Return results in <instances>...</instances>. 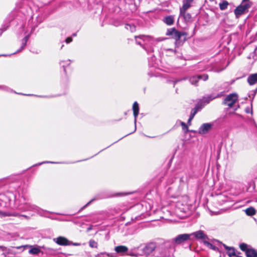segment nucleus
I'll use <instances>...</instances> for the list:
<instances>
[{
  "label": "nucleus",
  "mask_w": 257,
  "mask_h": 257,
  "mask_svg": "<svg viewBox=\"0 0 257 257\" xmlns=\"http://www.w3.org/2000/svg\"><path fill=\"white\" fill-rule=\"evenodd\" d=\"M183 17L185 22H188L191 19V16L189 13H186L185 11L180 12V17Z\"/></svg>",
  "instance_id": "19"
},
{
  "label": "nucleus",
  "mask_w": 257,
  "mask_h": 257,
  "mask_svg": "<svg viewBox=\"0 0 257 257\" xmlns=\"http://www.w3.org/2000/svg\"><path fill=\"white\" fill-rule=\"evenodd\" d=\"M251 2H247L246 3H241L240 5L236 7L234 10V13L236 18H239L248 12V9L251 7Z\"/></svg>",
  "instance_id": "2"
},
{
  "label": "nucleus",
  "mask_w": 257,
  "mask_h": 257,
  "mask_svg": "<svg viewBox=\"0 0 257 257\" xmlns=\"http://www.w3.org/2000/svg\"><path fill=\"white\" fill-rule=\"evenodd\" d=\"M247 58L249 59H253L254 60L257 59V47L255 48L254 51L247 56Z\"/></svg>",
  "instance_id": "23"
},
{
  "label": "nucleus",
  "mask_w": 257,
  "mask_h": 257,
  "mask_svg": "<svg viewBox=\"0 0 257 257\" xmlns=\"http://www.w3.org/2000/svg\"><path fill=\"white\" fill-rule=\"evenodd\" d=\"M72 41V38L71 37H68L65 40V42L67 44L70 43Z\"/></svg>",
  "instance_id": "36"
},
{
  "label": "nucleus",
  "mask_w": 257,
  "mask_h": 257,
  "mask_svg": "<svg viewBox=\"0 0 257 257\" xmlns=\"http://www.w3.org/2000/svg\"><path fill=\"white\" fill-rule=\"evenodd\" d=\"M240 248L245 252L247 257H257V250L249 248L248 245L245 243H241L239 245Z\"/></svg>",
  "instance_id": "5"
},
{
  "label": "nucleus",
  "mask_w": 257,
  "mask_h": 257,
  "mask_svg": "<svg viewBox=\"0 0 257 257\" xmlns=\"http://www.w3.org/2000/svg\"><path fill=\"white\" fill-rule=\"evenodd\" d=\"M180 124L181 125L182 127V129L185 131V133H187L188 132V126L186 125V124L183 122V121H180Z\"/></svg>",
  "instance_id": "33"
},
{
  "label": "nucleus",
  "mask_w": 257,
  "mask_h": 257,
  "mask_svg": "<svg viewBox=\"0 0 257 257\" xmlns=\"http://www.w3.org/2000/svg\"><path fill=\"white\" fill-rule=\"evenodd\" d=\"M166 35L171 36L176 40V43H179L180 39L183 36H186V33L177 31L175 28L168 29L166 32Z\"/></svg>",
  "instance_id": "3"
},
{
  "label": "nucleus",
  "mask_w": 257,
  "mask_h": 257,
  "mask_svg": "<svg viewBox=\"0 0 257 257\" xmlns=\"http://www.w3.org/2000/svg\"><path fill=\"white\" fill-rule=\"evenodd\" d=\"M228 3L224 1L222 3L219 4V8L221 10H225L227 8Z\"/></svg>",
  "instance_id": "26"
},
{
  "label": "nucleus",
  "mask_w": 257,
  "mask_h": 257,
  "mask_svg": "<svg viewBox=\"0 0 257 257\" xmlns=\"http://www.w3.org/2000/svg\"><path fill=\"white\" fill-rule=\"evenodd\" d=\"M71 245H75V246H77V245H79L80 244L79 243H73L72 242V244Z\"/></svg>",
  "instance_id": "42"
},
{
  "label": "nucleus",
  "mask_w": 257,
  "mask_h": 257,
  "mask_svg": "<svg viewBox=\"0 0 257 257\" xmlns=\"http://www.w3.org/2000/svg\"><path fill=\"white\" fill-rule=\"evenodd\" d=\"M18 215H19L17 213L0 211V217L2 218L8 216H17Z\"/></svg>",
  "instance_id": "17"
},
{
  "label": "nucleus",
  "mask_w": 257,
  "mask_h": 257,
  "mask_svg": "<svg viewBox=\"0 0 257 257\" xmlns=\"http://www.w3.org/2000/svg\"><path fill=\"white\" fill-rule=\"evenodd\" d=\"M112 255H110L109 253H106V252H101L99 253H98L96 257H112Z\"/></svg>",
  "instance_id": "29"
},
{
  "label": "nucleus",
  "mask_w": 257,
  "mask_h": 257,
  "mask_svg": "<svg viewBox=\"0 0 257 257\" xmlns=\"http://www.w3.org/2000/svg\"><path fill=\"white\" fill-rule=\"evenodd\" d=\"M9 27V25L8 24H4L2 26V27L0 28V36L2 35V34L4 31L7 30Z\"/></svg>",
  "instance_id": "30"
},
{
  "label": "nucleus",
  "mask_w": 257,
  "mask_h": 257,
  "mask_svg": "<svg viewBox=\"0 0 257 257\" xmlns=\"http://www.w3.org/2000/svg\"><path fill=\"white\" fill-rule=\"evenodd\" d=\"M73 36H76V33H74L72 35Z\"/></svg>",
  "instance_id": "45"
},
{
  "label": "nucleus",
  "mask_w": 257,
  "mask_h": 257,
  "mask_svg": "<svg viewBox=\"0 0 257 257\" xmlns=\"http://www.w3.org/2000/svg\"><path fill=\"white\" fill-rule=\"evenodd\" d=\"M224 246L228 250V254L230 257H231L235 254L233 248L228 247L225 245H224Z\"/></svg>",
  "instance_id": "24"
},
{
  "label": "nucleus",
  "mask_w": 257,
  "mask_h": 257,
  "mask_svg": "<svg viewBox=\"0 0 257 257\" xmlns=\"http://www.w3.org/2000/svg\"><path fill=\"white\" fill-rule=\"evenodd\" d=\"M198 77H199V80L202 79L203 81H206L208 79V75L206 74L203 75H199Z\"/></svg>",
  "instance_id": "34"
},
{
  "label": "nucleus",
  "mask_w": 257,
  "mask_h": 257,
  "mask_svg": "<svg viewBox=\"0 0 257 257\" xmlns=\"http://www.w3.org/2000/svg\"><path fill=\"white\" fill-rule=\"evenodd\" d=\"M163 22L167 25H172L174 23V16H167L163 19Z\"/></svg>",
  "instance_id": "16"
},
{
  "label": "nucleus",
  "mask_w": 257,
  "mask_h": 257,
  "mask_svg": "<svg viewBox=\"0 0 257 257\" xmlns=\"http://www.w3.org/2000/svg\"><path fill=\"white\" fill-rule=\"evenodd\" d=\"M44 163H52V164H54V163H56V162H54L46 161V162H42V163H39L38 165H40L44 164Z\"/></svg>",
  "instance_id": "38"
},
{
  "label": "nucleus",
  "mask_w": 257,
  "mask_h": 257,
  "mask_svg": "<svg viewBox=\"0 0 257 257\" xmlns=\"http://www.w3.org/2000/svg\"><path fill=\"white\" fill-rule=\"evenodd\" d=\"M40 252V249L37 247H32L29 251V253L32 254H37Z\"/></svg>",
  "instance_id": "27"
},
{
  "label": "nucleus",
  "mask_w": 257,
  "mask_h": 257,
  "mask_svg": "<svg viewBox=\"0 0 257 257\" xmlns=\"http://www.w3.org/2000/svg\"><path fill=\"white\" fill-rule=\"evenodd\" d=\"M246 111V112H248V110H247Z\"/></svg>",
  "instance_id": "46"
},
{
  "label": "nucleus",
  "mask_w": 257,
  "mask_h": 257,
  "mask_svg": "<svg viewBox=\"0 0 257 257\" xmlns=\"http://www.w3.org/2000/svg\"><path fill=\"white\" fill-rule=\"evenodd\" d=\"M133 112H134V115L135 117V123L136 124V121H137V117L138 115V114L139 112V104L138 103V102L137 101H135L133 104ZM136 126L135 125V128L134 131H136Z\"/></svg>",
  "instance_id": "13"
},
{
  "label": "nucleus",
  "mask_w": 257,
  "mask_h": 257,
  "mask_svg": "<svg viewBox=\"0 0 257 257\" xmlns=\"http://www.w3.org/2000/svg\"><path fill=\"white\" fill-rule=\"evenodd\" d=\"M206 243L207 244V246L210 247V248L213 249V250H215V248L216 247L212 245L211 243L208 242H206Z\"/></svg>",
  "instance_id": "35"
},
{
  "label": "nucleus",
  "mask_w": 257,
  "mask_h": 257,
  "mask_svg": "<svg viewBox=\"0 0 257 257\" xmlns=\"http://www.w3.org/2000/svg\"><path fill=\"white\" fill-rule=\"evenodd\" d=\"M93 200H94V199H92L89 202H88L85 205H84L83 207L81 208V210H82L84 208H85V207H86L87 206H88L92 201H93Z\"/></svg>",
  "instance_id": "37"
},
{
  "label": "nucleus",
  "mask_w": 257,
  "mask_h": 257,
  "mask_svg": "<svg viewBox=\"0 0 257 257\" xmlns=\"http://www.w3.org/2000/svg\"><path fill=\"white\" fill-rule=\"evenodd\" d=\"M156 244L154 242H150L145 245L143 248L144 253L147 255L152 253L156 249Z\"/></svg>",
  "instance_id": "11"
},
{
  "label": "nucleus",
  "mask_w": 257,
  "mask_h": 257,
  "mask_svg": "<svg viewBox=\"0 0 257 257\" xmlns=\"http://www.w3.org/2000/svg\"><path fill=\"white\" fill-rule=\"evenodd\" d=\"M191 1L184 0L183 1V5L181 8H180V12L186 11L190 7Z\"/></svg>",
  "instance_id": "20"
},
{
  "label": "nucleus",
  "mask_w": 257,
  "mask_h": 257,
  "mask_svg": "<svg viewBox=\"0 0 257 257\" xmlns=\"http://www.w3.org/2000/svg\"><path fill=\"white\" fill-rule=\"evenodd\" d=\"M191 235V237L193 236L195 238L197 239H207V235L204 233L202 230H199L196 232H194L190 234Z\"/></svg>",
  "instance_id": "12"
},
{
  "label": "nucleus",
  "mask_w": 257,
  "mask_h": 257,
  "mask_svg": "<svg viewBox=\"0 0 257 257\" xmlns=\"http://www.w3.org/2000/svg\"><path fill=\"white\" fill-rule=\"evenodd\" d=\"M29 39V35H27V36H25V38L22 40V44L21 48L20 49H19L18 50H17V51L15 53H14L13 54H15L16 53L21 52L26 46L27 42Z\"/></svg>",
  "instance_id": "21"
},
{
  "label": "nucleus",
  "mask_w": 257,
  "mask_h": 257,
  "mask_svg": "<svg viewBox=\"0 0 257 257\" xmlns=\"http://www.w3.org/2000/svg\"><path fill=\"white\" fill-rule=\"evenodd\" d=\"M224 95L223 92H221L218 93H212L211 94L207 95L205 96H204L202 99L200 100V104L203 105V106L206 104L209 103L213 99L221 97L222 96Z\"/></svg>",
  "instance_id": "4"
},
{
  "label": "nucleus",
  "mask_w": 257,
  "mask_h": 257,
  "mask_svg": "<svg viewBox=\"0 0 257 257\" xmlns=\"http://www.w3.org/2000/svg\"><path fill=\"white\" fill-rule=\"evenodd\" d=\"M247 82L250 85H254L257 82V73L251 74L247 78Z\"/></svg>",
  "instance_id": "15"
},
{
  "label": "nucleus",
  "mask_w": 257,
  "mask_h": 257,
  "mask_svg": "<svg viewBox=\"0 0 257 257\" xmlns=\"http://www.w3.org/2000/svg\"><path fill=\"white\" fill-rule=\"evenodd\" d=\"M23 247L24 248H27V247H31V246H30V245H24V246H18V247H17V248L18 249H20V248Z\"/></svg>",
  "instance_id": "39"
},
{
  "label": "nucleus",
  "mask_w": 257,
  "mask_h": 257,
  "mask_svg": "<svg viewBox=\"0 0 257 257\" xmlns=\"http://www.w3.org/2000/svg\"><path fill=\"white\" fill-rule=\"evenodd\" d=\"M249 0H242L241 3H246L247 2H250Z\"/></svg>",
  "instance_id": "41"
},
{
  "label": "nucleus",
  "mask_w": 257,
  "mask_h": 257,
  "mask_svg": "<svg viewBox=\"0 0 257 257\" xmlns=\"http://www.w3.org/2000/svg\"><path fill=\"white\" fill-rule=\"evenodd\" d=\"M0 89L8 92H13V90L11 88L5 85H0Z\"/></svg>",
  "instance_id": "28"
},
{
  "label": "nucleus",
  "mask_w": 257,
  "mask_h": 257,
  "mask_svg": "<svg viewBox=\"0 0 257 257\" xmlns=\"http://www.w3.org/2000/svg\"><path fill=\"white\" fill-rule=\"evenodd\" d=\"M246 111V112H248V110H247Z\"/></svg>",
  "instance_id": "47"
},
{
  "label": "nucleus",
  "mask_w": 257,
  "mask_h": 257,
  "mask_svg": "<svg viewBox=\"0 0 257 257\" xmlns=\"http://www.w3.org/2000/svg\"><path fill=\"white\" fill-rule=\"evenodd\" d=\"M231 257H241V256H237V255H236L235 254L234 255H233V256H231Z\"/></svg>",
  "instance_id": "43"
},
{
  "label": "nucleus",
  "mask_w": 257,
  "mask_h": 257,
  "mask_svg": "<svg viewBox=\"0 0 257 257\" xmlns=\"http://www.w3.org/2000/svg\"><path fill=\"white\" fill-rule=\"evenodd\" d=\"M191 235L190 234H179L172 239V242L179 244L189 239Z\"/></svg>",
  "instance_id": "7"
},
{
  "label": "nucleus",
  "mask_w": 257,
  "mask_h": 257,
  "mask_svg": "<svg viewBox=\"0 0 257 257\" xmlns=\"http://www.w3.org/2000/svg\"><path fill=\"white\" fill-rule=\"evenodd\" d=\"M53 241L59 245L66 246L71 245L72 244L71 241L63 236H59L57 238H54Z\"/></svg>",
  "instance_id": "8"
},
{
  "label": "nucleus",
  "mask_w": 257,
  "mask_h": 257,
  "mask_svg": "<svg viewBox=\"0 0 257 257\" xmlns=\"http://www.w3.org/2000/svg\"><path fill=\"white\" fill-rule=\"evenodd\" d=\"M89 246L92 248L97 247V243L94 240H90L89 242Z\"/></svg>",
  "instance_id": "32"
},
{
  "label": "nucleus",
  "mask_w": 257,
  "mask_h": 257,
  "mask_svg": "<svg viewBox=\"0 0 257 257\" xmlns=\"http://www.w3.org/2000/svg\"><path fill=\"white\" fill-rule=\"evenodd\" d=\"M238 100V95L236 93H231L228 95L223 103L224 104L228 106L230 108L232 107L233 105L237 102Z\"/></svg>",
  "instance_id": "6"
},
{
  "label": "nucleus",
  "mask_w": 257,
  "mask_h": 257,
  "mask_svg": "<svg viewBox=\"0 0 257 257\" xmlns=\"http://www.w3.org/2000/svg\"><path fill=\"white\" fill-rule=\"evenodd\" d=\"M114 250L117 253H124L128 250V248L125 246L119 245L116 246Z\"/></svg>",
  "instance_id": "18"
},
{
  "label": "nucleus",
  "mask_w": 257,
  "mask_h": 257,
  "mask_svg": "<svg viewBox=\"0 0 257 257\" xmlns=\"http://www.w3.org/2000/svg\"><path fill=\"white\" fill-rule=\"evenodd\" d=\"M213 123H205L202 124L198 130V133L204 135L208 133L212 128Z\"/></svg>",
  "instance_id": "9"
},
{
  "label": "nucleus",
  "mask_w": 257,
  "mask_h": 257,
  "mask_svg": "<svg viewBox=\"0 0 257 257\" xmlns=\"http://www.w3.org/2000/svg\"><path fill=\"white\" fill-rule=\"evenodd\" d=\"M184 79H188L192 85L197 86L199 80V77H198V75H193L188 77L187 78H184Z\"/></svg>",
  "instance_id": "14"
},
{
  "label": "nucleus",
  "mask_w": 257,
  "mask_h": 257,
  "mask_svg": "<svg viewBox=\"0 0 257 257\" xmlns=\"http://www.w3.org/2000/svg\"><path fill=\"white\" fill-rule=\"evenodd\" d=\"M136 41L137 44L141 46L147 52V53H151L153 52V48L150 47L148 48V45H155L156 42L162 41L164 39L160 38L154 39L152 37L148 35H140L135 36Z\"/></svg>",
  "instance_id": "1"
},
{
  "label": "nucleus",
  "mask_w": 257,
  "mask_h": 257,
  "mask_svg": "<svg viewBox=\"0 0 257 257\" xmlns=\"http://www.w3.org/2000/svg\"><path fill=\"white\" fill-rule=\"evenodd\" d=\"M11 55H2V56H11Z\"/></svg>",
  "instance_id": "44"
},
{
  "label": "nucleus",
  "mask_w": 257,
  "mask_h": 257,
  "mask_svg": "<svg viewBox=\"0 0 257 257\" xmlns=\"http://www.w3.org/2000/svg\"><path fill=\"white\" fill-rule=\"evenodd\" d=\"M125 28L132 32L136 31V26L134 24H126L125 25Z\"/></svg>",
  "instance_id": "25"
},
{
  "label": "nucleus",
  "mask_w": 257,
  "mask_h": 257,
  "mask_svg": "<svg viewBox=\"0 0 257 257\" xmlns=\"http://www.w3.org/2000/svg\"><path fill=\"white\" fill-rule=\"evenodd\" d=\"M20 209L24 211H34L38 212V213H40V211L42 210L36 205L30 203H26L25 207H21L20 208Z\"/></svg>",
  "instance_id": "10"
},
{
  "label": "nucleus",
  "mask_w": 257,
  "mask_h": 257,
  "mask_svg": "<svg viewBox=\"0 0 257 257\" xmlns=\"http://www.w3.org/2000/svg\"><path fill=\"white\" fill-rule=\"evenodd\" d=\"M245 212L248 216H252L255 214L256 211L252 207H250L245 209Z\"/></svg>",
  "instance_id": "22"
},
{
  "label": "nucleus",
  "mask_w": 257,
  "mask_h": 257,
  "mask_svg": "<svg viewBox=\"0 0 257 257\" xmlns=\"http://www.w3.org/2000/svg\"><path fill=\"white\" fill-rule=\"evenodd\" d=\"M197 109H198V108H197V106H196V107H195V109L194 110V111L193 112H192V113H191V115H190V117H189V119H188V122L189 123H190L191 121L192 120V119L193 118V117H194V116H195V114L196 113V112H197Z\"/></svg>",
  "instance_id": "31"
},
{
  "label": "nucleus",
  "mask_w": 257,
  "mask_h": 257,
  "mask_svg": "<svg viewBox=\"0 0 257 257\" xmlns=\"http://www.w3.org/2000/svg\"><path fill=\"white\" fill-rule=\"evenodd\" d=\"M19 215H18L17 216L18 217H24L26 218H28V217L27 216V215H21L19 213H18Z\"/></svg>",
  "instance_id": "40"
}]
</instances>
